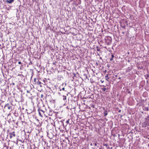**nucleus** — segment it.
I'll use <instances>...</instances> for the list:
<instances>
[{"label": "nucleus", "instance_id": "3", "mask_svg": "<svg viewBox=\"0 0 149 149\" xmlns=\"http://www.w3.org/2000/svg\"><path fill=\"white\" fill-rule=\"evenodd\" d=\"M34 84H37V85L39 86L40 87H42L41 82L39 81L38 79L34 78Z\"/></svg>", "mask_w": 149, "mask_h": 149}, {"label": "nucleus", "instance_id": "24", "mask_svg": "<svg viewBox=\"0 0 149 149\" xmlns=\"http://www.w3.org/2000/svg\"><path fill=\"white\" fill-rule=\"evenodd\" d=\"M127 91H126V92H128V93H129V94H130V91H128V89H127Z\"/></svg>", "mask_w": 149, "mask_h": 149}, {"label": "nucleus", "instance_id": "18", "mask_svg": "<svg viewBox=\"0 0 149 149\" xmlns=\"http://www.w3.org/2000/svg\"><path fill=\"white\" fill-rule=\"evenodd\" d=\"M63 100H66V96H63Z\"/></svg>", "mask_w": 149, "mask_h": 149}, {"label": "nucleus", "instance_id": "39", "mask_svg": "<svg viewBox=\"0 0 149 149\" xmlns=\"http://www.w3.org/2000/svg\"><path fill=\"white\" fill-rule=\"evenodd\" d=\"M31 132H29V131H27V133H30Z\"/></svg>", "mask_w": 149, "mask_h": 149}, {"label": "nucleus", "instance_id": "47", "mask_svg": "<svg viewBox=\"0 0 149 149\" xmlns=\"http://www.w3.org/2000/svg\"><path fill=\"white\" fill-rule=\"evenodd\" d=\"M96 63V64H97V65H98V63Z\"/></svg>", "mask_w": 149, "mask_h": 149}, {"label": "nucleus", "instance_id": "42", "mask_svg": "<svg viewBox=\"0 0 149 149\" xmlns=\"http://www.w3.org/2000/svg\"><path fill=\"white\" fill-rule=\"evenodd\" d=\"M27 93H29V91H27Z\"/></svg>", "mask_w": 149, "mask_h": 149}, {"label": "nucleus", "instance_id": "43", "mask_svg": "<svg viewBox=\"0 0 149 149\" xmlns=\"http://www.w3.org/2000/svg\"><path fill=\"white\" fill-rule=\"evenodd\" d=\"M30 63H31V64H32V62H30V63H29V64H30Z\"/></svg>", "mask_w": 149, "mask_h": 149}, {"label": "nucleus", "instance_id": "12", "mask_svg": "<svg viewBox=\"0 0 149 149\" xmlns=\"http://www.w3.org/2000/svg\"><path fill=\"white\" fill-rule=\"evenodd\" d=\"M14 114L15 117H17L18 116V113L16 111H15V112L14 113Z\"/></svg>", "mask_w": 149, "mask_h": 149}, {"label": "nucleus", "instance_id": "35", "mask_svg": "<svg viewBox=\"0 0 149 149\" xmlns=\"http://www.w3.org/2000/svg\"><path fill=\"white\" fill-rule=\"evenodd\" d=\"M12 84L13 85H15V83H12Z\"/></svg>", "mask_w": 149, "mask_h": 149}, {"label": "nucleus", "instance_id": "1", "mask_svg": "<svg viewBox=\"0 0 149 149\" xmlns=\"http://www.w3.org/2000/svg\"><path fill=\"white\" fill-rule=\"evenodd\" d=\"M9 86L7 84L5 83L2 85L1 87V89L2 92L5 93L7 90H8Z\"/></svg>", "mask_w": 149, "mask_h": 149}, {"label": "nucleus", "instance_id": "52", "mask_svg": "<svg viewBox=\"0 0 149 149\" xmlns=\"http://www.w3.org/2000/svg\"><path fill=\"white\" fill-rule=\"evenodd\" d=\"M61 89L60 90V91H61Z\"/></svg>", "mask_w": 149, "mask_h": 149}, {"label": "nucleus", "instance_id": "25", "mask_svg": "<svg viewBox=\"0 0 149 149\" xmlns=\"http://www.w3.org/2000/svg\"><path fill=\"white\" fill-rule=\"evenodd\" d=\"M18 121H17V122L16 123H15V124L17 126H18Z\"/></svg>", "mask_w": 149, "mask_h": 149}, {"label": "nucleus", "instance_id": "27", "mask_svg": "<svg viewBox=\"0 0 149 149\" xmlns=\"http://www.w3.org/2000/svg\"><path fill=\"white\" fill-rule=\"evenodd\" d=\"M53 64L54 65H56V61H55L54 62H53Z\"/></svg>", "mask_w": 149, "mask_h": 149}, {"label": "nucleus", "instance_id": "19", "mask_svg": "<svg viewBox=\"0 0 149 149\" xmlns=\"http://www.w3.org/2000/svg\"><path fill=\"white\" fill-rule=\"evenodd\" d=\"M69 120H70V119H68V120H67L66 121V123L67 124H68L69 123Z\"/></svg>", "mask_w": 149, "mask_h": 149}, {"label": "nucleus", "instance_id": "9", "mask_svg": "<svg viewBox=\"0 0 149 149\" xmlns=\"http://www.w3.org/2000/svg\"><path fill=\"white\" fill-rule=\"evenodd\" d=\"M14 1V0H6V2L8 3H11Z\"/></svg>", "mask_w": 149, "mask_h": 149}, {"label": "nucleus", "instance_id": "23", "mask_svg": "<svg viewBox=\"0 0 149 149\" xmlns=\"http://www.w3.org/2000/svg\"><path fill=\"white\" fill-rule=\"evenodd\" d=\"M97 51H100V49L98 48V47H97Z\"/></svg>", "mask_w": 149, "mask_h": 149}, {"label": "nucleus", "instance_id": "33", "mask_svg": "<svg viewBox=\"0 0 149 149\" xmlns=\"http://www.w3.org/2000/svg\"><path fill=\"white\" fill-rule=\"evenodd\" d=\"M18 63V64H21L22 63H21V62H20V61Z\"/></svg>", "mask_w": 149, "mask_h": 149}, {"label": "nucleus", "instance_id": "4", "mask_svg": "<svg viewBox=\"0 0 149 149\" xmlns=\"http://www.w3.org/2000/svg\"><path fill=\"white\" fill-rule=\"evenodd\" d=\"M6 96L5 93L2 92V94L1 95L0 100L2 102H4L6 100Z\"/></svg>", "mask_w": 149, "mask_h": 149}, {"label": "nucleus", "instance_id": "29", "mask_svg": "<svg viewBox=\"0 0 149 149\" xmlns=\"http://www.w3.org/2000/svg\"><path fill=\"white\" fill-rule=\"evenodd\" d=\"M95 146H97V143H94Z\"/></svg>", "mask_w": 149, "mask_h": 149}, {"label": "nucleus", "instance_id": "30", "mask_svg": "<svg viewBox=\"0 0 149 149\" xmlns=\"http://www.w3.org/2000/svg\"><path fill=\"white\" fill-rule=\"evenodd\" d=\"M118 112L119 113H120L121 112V110L120 109H119L118 111Z\"/></svg>", "mask_w": 149, "mask_h": 149}, {"label": "nucleus", "instance_id": "26", "mask_svg": "<svg viewBox=\"0 0 149 149\" xmlns=\"http://www.w3.org/2000/svg\"><path fill=\"white\" fill-rule=\"evenodd\" d=\"M6 147V149H8V147L6 146H4V148Z\"/></svg>", "mask_w": 149, "mask_h": 149}, {"label": "nucleus", "instance_id": "5", "mask_svg": "<svg viewBox=\"0 0 149 149\" xmlns=\"http://www.w3.org/2000/svg\"><path fill=\"white\" fill-rule=\"evenodd\" d=\"M143 123L145 125V127L149 125V115L148 116L145 118V120Z\"/></svg>", "mask_w": 149, "mask_h": 149}, {"label": "nucleus", "instance_id": "11", "mask_svg": "<svg viewBox=\"0 0 149 149\" xmlns=\"http://www.w3.org/2000/svg\"><path fill=\"white\" fill-rule=\"evenodd\" d=\"M103 146H105L106 147V148H107V149H110V147L108 145L104 143L103 144Z\"/></svg>", "mask_w": 149, "mask_h": 149}, {"label": "nucleus", "instance_id": "49", "mask_svg": "<svg viewBox=\"0 0 149 149\" xmlns=\"http://www.w3.org/2000/svg\"><path fill=\"white\" fill-rule=\"evenodd\" d=\"M9 115H10V114H8V116H9Z\"/></svg>", "mask_w": 149, "mask_h": 149}, {"label": "nucleus", "instance_id": "34", "mask_svg": "<svg viewBox=\"0 0 149 149\" xmlns=\"http://www.w3.org/2000/svg\"><path fill=\"white\" fill-rule=\"evenodd\" d=\"M118 79H121V77H119L118 78Z\"/></svg>", "mask_w": 149, "mask_h": 149}, {"label": "nucleus", "instance_id": "40", "mask_svg": "<svg viewBox=\"0 0 149 149\" xmlns=\"http://www.w3.org/2000/svg\"><path fill=\"white\" fill-rule=\"evenodd\" d=\"M32 112V111H31V112H29V113L27 112V113H31Z\"/></svg>", "mask_w": 149, "mask_h": 149}, {"label": "nucleus", "instance_id": "13", "mask_svg": "<svg viewBox=\"0 0 149 149\" xmlns=\"http://www.w3.org/2000/svg\"><path fill=\"white\" fill-rule=\"evenodd\" d=\"M104 116H106L108 114L107 112V111H105L104 112Z\"/></svg>", "mask_w": 149, "mask_h": 149}, {"label": "nucleus", "instance_id": "32", "mask_svg": "<svg viewBox=\"0 0 149 149\" xmlns=\"http://www.w3.org/2000/svg\"><path fill=\"white\" fill-rule=\"evenodd\" d=\"M44 142L45 143V144H46L47 143V142L45 141H44Z\"/></svg>", "mask_w": 149, "mask_h": 149}, {"label": "nucleus", "instance_id": "7", "mask_svg": "<svg viewBox=\"0 0 149 149\" xmlns=\"http://www.w3.org/2000/svg\"><path fill=\"white\" fill-rule=\"evenodd\" d=\"M38 111L39 112V114L40 116L41 117H43L44 115H45L44 114V111L43 110L40 109L39 108L38 109Z\"/></svg>", "mask_w": 149, "mask_h": 149}, {"label": "nucleus", "instance_id": "22", "mask_svg": "<svg viewBox=\"0 0 149 149\" xmlns=\"http://www.w3.org/2000/svg\"><path fill=\"white\" fill-rule=\"evenodd\" d=\"M46 145H47V146L48 147H49L50 146V145L48 143H47L46 144Z\"/></svg>", "mask_w": 149, "mask_h": 149}, {"label": "nucleus", "instance_id": "44", "mask_svg": "<svg viewBox=\"0 0 149 149\" xmlns=\"http://www.w3.org/2000/svg\"><path fill=\"white\" fill-rule=\"evenodd\" d=\"M67 109H69V108H68V107H67Z\"/></svg>", "mask_w": 149, "mask_h": 149}, {"label": "nucleus", "instance_id": "46", "mask_svg": "<svg viewBox=\"0 0 149 149\" xmlns=\"http://www.w3.org/2000/svg\"><path fill=\"white\" fill-rule=\"evenodd\" d=\"M115 76L116 77H117V75H115Z\"/></svg>", "mask_w": 149, "mask_h": 149}, {"label": "nucleus", "instance_id": "2", "mask_svg": "<svg viewBox=\"0 0 149 149\" xmlns=\"http://www.w3.org/2000/svg\"><path fill=\"white\" fill-rule=\"evenodd\" d=\"M112 39L111 37L107 36L105 38V43L107 45H110L112 41Z\"/></svg>", "mask_w": 149, "mask_h": 149}, {"label": "nucleus", "instance_id": "41", "mask_svg": "<svg viewBox=\"0 0 149 149\" xmlns=\"http://www.w3.org/2000/svg\"><path fill=\"white\" fill-rule=\"evenodd\" d=\"M101 81L102 82V83H103L104 82V81H102V80H101Z\"/></svg>", "mask_w": 149, "mask_h": 149}, {"label": "nucleus", "instance_id": "20", "mask_svg": "<svg viewBox=\"0 0 149 149\" xmlns=\"http://www.w3.org/2000/svg\"><path fill=\"white\" fill-rule=\"evenodd\" d=\"M145 77H149V73L147 74H146V75H145Z\"/></svg>", "mask_w": 149, "mask_h": 149}, {"label": "nucleus", "instance_id": "45", "mask_svg": "<svg viewBox=\"0 0 149 149\" xmlns=\"http://www.w3.org/2000/svg\"><path fill=\"white\" fill-rule=\"evenodd\" d=\"M112 147L111 148H110V149H112Z\"/></svg>", "mask_w": 149, "mask_h": 149}, {"label": "nucleus", "instance_id": "36", "mask_svg": "<svg viewBox=\"0 0 149 149\" xmlns=\"http://www.w3.org/2000/svg\"><path fill=\"white\" fill-rule=\"evenodd\" d=\"M1 83V79H0V84Z\"/></svg>", "mask_w": 149, "mask_h": 149}, {"label": "nucleus", "instance_id": "21", "mask_svg": "<svg viewBox=\"0 0 149 149\" xmlns=\"http://www.w3.org/2000/svg\"><path fill=\"white\" fill-rule=\"evenodd\" d=\"M55 148H56V149H59V148L58 146H56L54 147V148H53V149H55Z\"/></svg>", "mask_w": 149, "mask_h": 149}, {"label": "nucleus", "instance_id": "16", "mask_svg": "<svg viewBox=\"0 0 149 149\" xmlns=\"http://www.w3.org/2000/svg\"><path fill=\"white\" fill-rule=\"evenodd\" d=\"M107 89L105 88H102V90L104 91V92L106 91V90Z\"/></svg>", "mask_w": 149, "mask_h": 149}, {"label": "nucleus", "instance_id": "14", "mask_svg": "<svg viewBox=\"0 0 149 149\" xmlns=\"http://www.w3.org/2000/svg\"><path fill=\"white\" fill-rule=\"evenodd\" d=\"M143 110H145V111H148L149 110L148 108V107H144Z\"/></svg>", "mask_w": 149, "mask_h": 149}, {"label": "nucleus", "instance_id": "10", "mask_svg": "<svg viewBox=\"0 0 149 149\" xmlns=\"http://www.w3.org/2000/svg\"><path fill=\"white\" fill-rule=\"evenodd\" d=\"M132 69V68L131 67H128L126 69V71L127 72H130Z\"/></svg>", "mask_w": 149, "mask_h": 149}, {"label": "nucleus", "instance_id": "37", "mask_svg": "<svg viewBox=\"0 0 149 149\" xmlns=\"http://www.w3.org/2000/svg\"><path fill=\"white\" fill-rule=\"evenodd\" d=\"M106 78H107L108 77V79H109L108 77V76H106Z\"/></svg>", "mask_w": 149, "mask_h": 149}, {"label": "nucleus", "instance_id": "17", "mask_svg": "<svg viewBox=\"0 0 149 149\" xmlns=\"http://www.w3.org/2000/svg\"><path fill=\"white\" fill-rule=\"evenodd\" d=\"M43 84L44 85H45L46 84V83H45V80H43V82H41V84Z\"/></svg>", "mask_w": 149, "mask_h": 149}, {"label": "nucleus", "instance_id": "6", "mask_svg": "<svg viewBox=\"0 0 149 149\" xmlns=\"http://www.w3.org/2000/svg\"><path fill=\"white\" fill-rule=\"evenodd\" d=\"M4 108L8 109L9 111H11L12 110V106L8 104L5 105Z\"/></svg>", "mask_w": 149, "mask_h": 149}, {"label": "nucleus", "instance_id": "38", "mask_svg": "<svg viewBox=\"0 0 149 149\" xmlns=\"http://www.w3.org/2000/svg\"><path fill=\"white\" fill-rule=\"evenodd\" d=\"M106 78H107L108 77V79H109L108 77V76H106Z\"/></svg>", "mask_w": 149, "mask_h": 149}, {"label": "nucleus", "instance_id": "31", "mask_svg": "<svg viewBox=\"0 0 149 149\" xmlns=\"http://www.w3.org/2000/svg\"><path fill=\"white\" fill-rule=\"evenodd\" d=\"M62 90H63V91H64L65 90V88L64 87L63 88H62Z\"/></svg>", "mask_w": 149, "mask_h": 149}, {"label": "nucleus", "instance_id": "15", "mask_svg": "<svg viewBox=\"0 0 149 149\" xmlns=\"http://www.w3.org/2000/svg\"><path fill=\"white\" fill-rule=\"evenodd\" d=\"M111 57H112L110 59V60L111 61H112V60H113V58L114 57V56L112 54L111 55Z\"/></svg>", "mask_w": 149, "mask_h": 149}, {"label": "nucleus", "instance_id": "8", "mask_svg": "<svg viewBox=\"0 0 149 149\" xmlns=\"http://www.w3.org/2000/svg\"><path fill=\"white\" fill-rule=\"evenodd\" d=\"M8 134L10 139H11L13 137H15L16 136L15 132H10Z\"/></svg>", "mask_w": 149, "mask_h": 149}, {"label": "nucleus", "instance_id": "28", "mask_svg": "<svg viewBox=\"0 0 149 149\" xmlns=\"http://www.w3.org/2000/svg\"><path fill=\"white\" fill-rule=\"evenodd\" d=\"M43 95L42 94L41 95L40 97L41 98H42L43 97Z\"/></svg>", "mask_w": 149, "mask_h": 149}, {"label": "nucleus", "instance_id": "51", "mask_svg": "<svg viewBox=\"0 0 149 149\" xmlns=\"http://www.w3.org/2000/svg\"><path fill=\"white\" fill-rule=\"evenodd\" d=\"M100 59H101V57H100Z\"/></svg>", "mask_w": 149, "mask_h": 149}, {"label": "nucleus", "instance_id": "50", "mask_svg": "<svg viewBox=\"0 0 149 149\" xmlns=\"http://www.w3.org/2000/svg\"><path fill=\"white\" fill-rule=\"evenodd\" d=\"M128 61L129 62H130V61H129V60H128Z\"/></svg>", "mask_w": 149, "mask_h": 149}, {"label": "nucleus", "instance_id": "48", "mask_svg": "<svg viewBox=\"0 0 149 149\" xmlns=\"http://www.w3.org/2000/svg\"><path fill=\"white\" fill-rule=\"evenodd\" d=\"M15 120H13V121L14 122L15 121Z\"/></svg>", "mask_w": 149, "mask_h": 149}]
</instances>
